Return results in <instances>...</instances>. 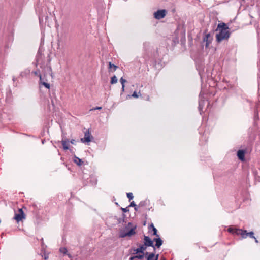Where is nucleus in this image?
<instances>
[{
    "mask_svg": "<svg viewBox=\"0 0 260 260\" xmlns=\"http://www.w3.org/2000/svg\"><path fill=\"white\" fill-rule=\"evenodd\" d=\"M144 53L143 57L147 62H150L151 64L157 68V61L159 60L157 48H154L148 43H144L143 44Z\"/></svg>",
    "mask_w": 260,
    "mask_h": 260,
    "instance_id": "obj_1",
    "label": "nucleus"
},
{
    "mask_svg": "<svg viewBox=\"0 0 260 260\" xmlns=\"http://www.w3.org/2000/svg\"><path fill=\"white\" fill-rule=\"evenodd\" d=\"M136 228V225L132 226V223L128 222L127 226L125 227V229L120 231L119 237L124 238L126 236L130 237L135 235L136 234L135 230Z\"/></svg>",
    "mask_w": 260,
    "mask_h": 260,
    "instance_id": "obj_2",
    "label": "nucleus"
},
{
    "mask_svg": "<svg viewBox=\"0 0 260 260\" xmlns=\"http://www.w3.org/2000/svg\"><path fill=\"white\" fill-rule=\"evenodd\" d=\"M231 35L229 31H219V32L216 35V40L218 43L221 42L224 40H228Z\"/></svg>",
    "mask_w": 260,
    "mask_h": 260,
    "instance_id": "obj_3",
    "label": "nucleus"
},
{
    "mask_svg": "<svg viewBox=\"0 0 260 260\" xmlns=\"http://www.w3.org/2000/svg\"><path fill=\"white\" fill-rule=\"evenodd\" d=\"M213 38L210 33L205 34L203 37V40L201 43L202 48H203L204 45L205 48H208L210 44L211 43Z\"/></svg>",
    "mask_w": 260,
    "mask_h": 260,
    "instance_id": "obj_4",
    "label": "nucleus"
},
{
    "mask_svg": "<svg viewBox=\"0 0 260 260\" xmlns=\"http://www.w3.org/2000/svg\"><path fill=\"white\" fill-rule=\"evenodd\" d=\"M203 94H204L202 91H201L199 96L198 110L201 115L203 112V109L204 108L205 104L206 103H207L208 104H209L208 101L205 100V98L204 97Z\"/></svg>",
    "mask_w": 260,
    "mask_h": 260,
    "instance_id": "obj_5",
    "label": "nucleus"
},
{
    "mask_svg": "<svg viewBox=\"0 0 260 260\" xmlns=\"http://www.w3.org/2000/svg\"><path fill=\"white\" fill-rule=\"evenodd\" d=\"M167 14V11L166 9H159L153 14L154 17L157 20H160L165 18Z\"/></svg>",
    "mask_w": 260,
    "mask_h": 260,
    "instance_id": "obj_6",
    "label": "nucleus"
},
{
    "mask_svg": "<svg viewBox=\"0 0 260 260\" xmlns=\"http://www.w3.org/2000/svg\"><path fill=\"white\" fill-rule=\"evenodd\" d=\"M93 136L90 134L89 130H87L84 133V136L83 138H81V141L82 143H88L91 141V139H93Z\"/></svg>",
    "mask_w": 260,
    "mask_h": 260,
    "instance_id": "obj_7",
    "label": "nucleus"
},
{
    "mask_svg": "<svg viewBox=\"0 0 260 260\" xmlns=\"http://www.w3.org/2000/svg\"><path fill=\"white\" fill-rule=\"evenodd\" d=\"M154 241L153 239L152 240L149 236H144V243L145 245H146L147 247H152L153 248L154 251H155V246L153 244Z\"/></svg>",
    "mask_w": 260,
    "mask_h": 260,
    "instance_id": "obj_8",
    "label": "nucleus"
},
{
    "mask_svg": "<svg viewBox=\"0 0 260 260\" xmlns=\"http://www.w3.org/2000/svg\"><path fill=\"white\" fill-rule=\"evenodd\" d=\"M25 215L22 209H19V213L15 214L14 219L16 220L17 222L21 221L23 219H25Z\"/></svg>",
    "mask_w": 260,
    "mask_h": 260,
    "instance_id": "obj_9",
    "label": "nucleus"
},
{
    "mask_svg": "<svg viewBox=\"0 0 260 260\" xmlns=\"http://www.w3.org/2000/svg\"><path fill=\"white\" fill-rule=\"evenodd\" d=\"M13 34H11L9 35L7 38V42L5 43V53H7V50L9 49V48L11 46L13 41Z\"/></svg>",
    "mask_w": 260,
    "mask_h": 260,
    "instance_id": "obj_10",
    "label": "nucleus"
},
{
    "mask_svg": "<svg viewBox=\"0 0 260 260\" xmlns=\"http://www.w3.org/2000/svg\"><path fill=\"white\" fill-rule=\"evenodd\" d=\"M224 89L226 90L230 95L236 93V87L232 84H230L229 82L227 83L226 86L224 87Z\"/></svg>",
    "mask_w": 260,
    "mask_h": 260,
    "instance_id": "obj_11",
    "label": "nucleus"
},
{
    "mask_svg": "<svg viewBox=\"0 0 260 260\" xmlns=\"http://www.w3.org/2000/svg\"><path fill=\"white\" fill-rule=\"evenodd\" d=\"M39 85L40 87L43 86L48 90L50 89V84L44 81L41 74H39Z\"/></svg>",
    "mask_w": 260,
    "mask_h": 260,
    "instance_id": "obj_12",
    "label": "nucleus"
},
{
    "mask_svg": "<svg viewBox=\"0 0 260 260\" xmlns=\"http://www.w3.org/2000/svg\"><path fill=\"white\" fill-rule=\"evenodd\" d=\"M61 144L62 145L63 149L64 150H67L69 149L70 145H69V140L66 138L62 137V140L61 141Z\"/></svg>",
    "mask_w": 260,
    "mask_h": 260,
    "instance_id": "obj_13",
    "label": "nucleus"
},
{
    "mask_svg": "<svg viewBox=\"0 0 260 260\" xmlns=\"http://www.w3.org/2000/svg\"><path fill=\"white\" fill-rule=\"evenodd\" d=\"M245 232H246V230H242L241 229L235 228L233 235H237V236L241 235V237L242 238H245V236L246 235V234H244V233H245Z\"/></svg>",
    "mask_w": 260,
    "mask_h": 260,
    "instance_id": "obj_14",
    "label": "nucleus"
},
{
    "mask_svg": "<svg viewBox=\"0 0 260 260\" xmlns=\"http://www.w3.org/2000/svg\"><path fill=\"white\" fill-rule=\"evenodd\" d=\"M12 91L9 87L7 88L6 92L5 101L7 103H10L12 101Z\"/></svg>",
    "mask_w": 260,
    "mask_h": 260,
    "instance_id": "obj_15",
    "label": "nucleus"
},
{
    "mask_svg": "<svg viewBox=\"0 0 260 260\" xmlns=\"http://www.w3.org/2000/svg\"><path fill=\"white\" fill-rule=\"evenodd\" d=\"M246 151L244 149H240L237 151V155L239 160L243 161L245 160Z\"/></svg>",
    "mask_w": 260,
    "mask_h": 260,
    "instance_id": "obj_16",
    "label": "nucleus"
},
{
    "mask_svg": "<svg viewBox=\"0 0 260 260\" xmlns=\"http://www.w3.org/2000/svg\"><path fill=\"white\" fill-rule=\"evenodd\" d=\"M218 29L219 30V31H229V27L224 22H222V23H219L218 24L217 30H218Z\"/></svg>",
    "mask_w": 260,
    "mask_h": 260,
    "instance_id": "obj_17",
    "label": "nucleus"
},
{
    "mask_svg": "<svg viewBox=\"0 0 260 260\" xmlns=\"http://www.w3.org/2000/svg\"><path fill=\"white\" fill-rule=\"evenodd\" d=\"M153 241L155 242V244H154L155 248H159L163 244V240L161 239L159 235V237L154 238L153 239Z\"/></svg>",
    "mask_w": 260,
    "mask_h": 260,
    "instance_id": "obj_18",
    "label": "nucleus"
},
{
    "mask_svg": "<svg viewBox=\"0 0 260 260\" xmlns=\"http://www.w3.org/2000/svg\"><path fill=\"white\" fill-rule=\"evenodd\" d=\"M144 257V252H143L142 253H139L136 255H134L133 256H131L129 257V260H133V259H138L139 260H142Z\"/></svg>",
    "mask_w": 260,
    "mask_h": 260,
    "instance_id": "obj_19",
    "label": "nucleus"
},
{
    "mask_svg": "<svg viewBox=\"0 0 260 260\" xmlns=\"http://www.w3.org/2000/svg\"><path fill=\"white\" fill-rule=\"evenodd\" d=\"M149 230H151L152 232V235L153 236H155L156 237H159V235L157 234V230L154 226L153 223H151L149 226Z\"/></svg>",
    "mask_w": 260,
    "mask_h": 260,
    "instance_id": "obj_20",
    "label": "nucleus"
},
{
    "mask_svg": "<svg viewBox=\"0 0 260 260\" xmlns=\"http://www.w3.org/2000/svg\"><path fill=\"white\" fill-rule=\"evenodd\" d=\"M73 161L78 166H81L83 164V160L75 155L73 157Z\"/></svg>",
    "mask_w": 260,
    "mask_h": 260,
    "instance_id": "obj_21",
    "label": "nucleus"
},
{
    "mask_svg": "<svg viewBox=\"0 0 260 260\" xmlns=\"http://www.w3.org/2000/svg\"><path fill=\"white\" fill-rule=\"evenodd\" d=\"M42 55V50L40 48H39V49L38 51L36 57V61L37 62V63L36 64V66H37V63H39V62L40 61V60L41 58Z\"/></svg>",
    "mask_w": 260,
    "mask_h": 260,
    "instance_id": "obj_22",
    "label": "nucleus"
},
{
    "mask_svg": "<svg viewBox=\"0 0 260 260\" xmlns=\"http://www.w3.org/2000/svg\"><path fill=\"white\" fill-rule=\"evenodd\" d=\"M208 133L206 132V131H204V132L203 133V134H202V136L201 137V138H200V142L201 143V144H203L204 143L202 142V141H204V142H206L207 140H208Z\"/></svg>",
    "mask_w": 260,
    "mask_h": 260,
    "instance_id": "obj_23",
    "label": "nucleus"
},
{
    "mask_svg": "<svg viewBox=\"0 0 260 260\" xmlns=\"http://www.w3.org/2000/svg\"><path fill=\"white\" fill-rule=\"evenodd\" d=\"M129 252L134 255L141 253L139 247L137 248H135V247L131 248L129 250Z\"/></svg>",
    "mask_w": 260,
    "mask_h": 260,
    "instance_id": "obj_24",
    "label": "nucleus"
},
{
    "mask_svg": "<svg viewBox=\"0 0 260 260\" xmlns=\"http://www.w3.org/2000/svg\"><path fill=\"white\" fill-rule=\"evenodd\" d=\"M30 72V70L28 68L26 69L20 73V76L22 78L26 77L29 74Z\"/></svg>",
    "mask_w": 260,
    "mask_h": 260,
    "instance_id": "obj_25",
    "label": "nucleus"
},
{
    "mask_svg": "<svg viewBox=\"0 0 260 260\" xmlns=\"http://www.w3.org/2000/svg\"><path fill=\"white\" fill-rule=\"evenodd\" d=\"M108 64H109L108 68L112 72L115 71L117 70V69L118 68L117 66L112 64L111 63V62H109Z\"/></svg>",
    "mask_w": 260,
    "mask_h": 260,
    "instance_id": "obj_26",
    "label": "nucleus"
},
{
    "mask_svg": "<svg viewBox=\"0 0 260 260\" xmlns=\"http://www.w3.org/2000/svg\"><path fill=\"white\" fill-rule=\"evenodd\" d=\"M50 61V59H48V64H47L46 65V71L49 74H50L51 76H52V68L49 64V62Z\"/></svg>",
    "mask_w": 260,
    "mask_h": 260,
    "instance_id": "obj_27",
    "label": "nucleus"
},
{
    "mask_svg": "<svg viewBox=\"0 0 260 260\" xmlns=\"http://www.w3.org/2000/svg\"><path fill=\"white\" fill-rule=\"evenodd\" d=\"M59 251L64 254H66L69 257H71V255L70 254H68L67 252H68V250L66 248V247H61L59 249Z\"/></svg>",
    "mask_w": 260,
    "mask_h": 260,
    "instance_id": "obj_28",
    "label": "nucleus"
},
{
    "mask_svg": "<svg viewBox=\"0 0 260 260\" xmlns=\"http://www.w3.org/2000/svg\"><path fill=\"white\" fill-rule=\"evenodd\" d=\"M244 234H246L245 238H246L248 236H249L251 238H255V236H254V233L253 231H250L249 232H247V230H246L245 233H244Z\"/></svg>",
    "mask_w": 260,
    "mask_h": 260,
    "instance_id": "obj_29",
    "label": "nucleus"
},
{
    "mask_svg": "<svg viewBox=\"0 0 260 260\" xmlns=\"http://www.w3.org/2000/svg\"><path fill=\"white\" fill-rule=\"evenodd\" d=\"M147 247V246H146V245H145L144 243H143V244L139 245V248L141 253L145 252Z\"/></svg>",
    "mask_w": 260,
    "mask_h": 260,
    "instance_id": "obj_30",
    "label": "nucleus"
},
{
    "mask_svg": "<svg viewBox=\"0 0 260 260\" xmlns=\"http://www.w3.org/2000/svg\"><path fill=\"white\" fill-rule=\"evenodd\" d=\"M49 95H50V98L51 99L52 105L53 106H54V105H55L54 101L56 100V96L53 92L52 93H50Z\"/></svg>",
    "mask_w": 260,
    "mask_h": 260,
    "instance_id": "obj_31",
    "label": "nucleus"
},
{
    "mask_svg": "<svg viewBox=\"0 0 260 260\" xmlns=\"http://www.w3.org/2000/svg\"><path fill=\"white\" fill-rule=\"evenodd\" d=\"M125 217H126V215L124 213H122V217L121 218H119V219H118V222L119 223H126V221H125Z\"/></svg>",
    "mask_w": 260,
    "mask_h": 260,
    "instance_id": "obj_32",
    "label": "nucleus"
},
{
    "mask_svg": "<svg viewBox=\"0 0 260 260\" xmlns=\"http://www.w3.org/2000/svg\"><path fill=\"white\" fill-rule=\"evenodd\" d=\"M254 121L259 120L258 111L257 109H255L254 110Z\"/></svg>",
    "mask_w": 260,
    "mask_h": 260,
    "instance_id": "obj_33",
    "label": "nucleus"
},
{
    "mask_svg": "<svg viewBox=\"0 0 260 260\" xmlns=\"http://www.w3.org/2000/svg\"><path fill=\"white\" fill-rule=\"evenodd\" d=\"M90 181L91 182V185H95L97 184V179L96 178L93 177H90Z\"/></svg>",
    "mask_w": 260,
    "mask_h": 260,
    "instance_id": "obj_34",
    "label": "nucleus"
},
{
    "mask_svg": "<svg viewBox=\"0 0 260 260\" xmlns=\"http://www.w3.org/2000/svg\"><path fill=\"white\" fill-rule=\"evenodd\" d=\"M117 82V78L115 75L112 76L111 78L110 83L111 84H115Z\"/></svg>",
    "mask_w": 260,
    "mask_h": 260,
    "instance_id": "obj_35",
    "label": "nucleus"
},
{
    "mask_svg": "<svg viewBox=\"0 0 260 260\" xmlns=\"http://www.w3.org/2000/svg\"><path fill=\"white\" fill-rule=\"evenodd\" d=\"M129 207H134V210L136 211H138V206L137 205L135 204V202L134 201H132L130 203V204L129 205Z\"/></svg>",
    "mask_w": 260,
    "mask_h": 260,
    "instance_id": "obj_36",
    "label": "nucleus"
},
{
    "mask_svg": "<svg viewBox=\"0 0 260 260\" xmlns=\"http://www.w3.org/2000/svg\"><path fill=\"white\" fill-rule=\"evenodd\" d=\"M49 253L44 251L43 254H42V256L44 258V259L47 260L49 258Z\"/></svg>",
    "mask_w": 260,
    "mask_h": 260,
    "instance_id": "obj_37",
    "label": "nucleus"
},
{
    "mask_svg": "<svg viewBox=\"0 0 260 260\" xmlns=\"http://www.w3.org/2000/svg\"><path fill=\"white\" fill-rule=\"evenodd\" d=\"M147 200L141 201L139 204V207H144L147 205Z\"/></svg>",
    "mask_w": 260,
    "mask_h": 260,
    "instance_id": "obj_38",
    "label": "nucleus"
},
{
    "mask_svg": "<svg viewBox=\"0 0 260 260\" xmlns=\"http://www.w3.org/2000/svg\"><path fill=\"white\" fill-rule=\"evenodd\" d=\"M155 257V253L153 252H151V253H150V254H149V256H148V257H147L146 260H151Z\"/></svg>",
    "mask_w": 260,
    "mask_h": 260,
    "instance_id": "obj_39",
    "label": "nucleus"
},
{
    "mask_svg": "<svg viewBox=\"0 0 260 260\" xmlns=\"http://www.w3.org/2000/svg\"><path fill=\"white\" fill-rule=\"evenodd\" d=\"M120 82L122 86L125 87L124 84L126 82V80L125 79H124L123 77H121L120 79Z\"/></svg>",
    "mask_w": 260,
    "mask_h": 260,
    "instance_id": "obj_40",
    "label": "nucleus"
},
{
    "mask_svg": "<svg viewBox=\"0 0 260 260\" xmlns=\"http://www.w3.org/2000/svg\"><path fill=\"white\" fill-rule=\"evenodd\" d=\"M129 206H128L127 207H126L125 208H121V210L122 211L123 213L124 214V213L128 212L129 211Z\"/></svg>",
    "mask_w": 260,
    "mask_h": 260,
    "instance_id": "obj_41",
    "label": "nucleus"
},
{
    "mask_svg": "<svg viewBox=\"0 0 260 260\" xmlns=\"http://www.w3.org/2000/svg\"><path fill=\"white\" fill-rule=\"evenodd\" d=\"M126 196L129 201L134 198V196L133 193L131 192L127 193Z\"/></svg>",
    "mask_w": 260,
    "mask_h": 260,
    "instance_id": "obj_42",
    "label": "nucleus"
},
{
    "mask_svg": "<svg viewBox=\"0 0 260 260\" xmlns=\"http://www.w3.org/2000/svg\"><path fill=\"white\" fill-rule=\"evenodd\" d=\"M235 229V228H233V227H232V226H230V227H229V228L228 229V231L229 233H231V234H233Z\"/></svg>",
    "mask_w": 260,
    "mask_h": 260,
    "instance_id": "obj_43",
    "label": "nucleus"
},
{
    "mask_svg": "<svg viewBox=\"0 0 260 260\" xmlns=\"http://www.w3.org/2000/svg\"><path fill=\"white\" fill-rule=\"evenodd\" d=\"M32 73H34L35 75H38L39 76V74H41L40 73V70H37L36 71H33Z\"/></svg>",
    "mask_w": 260,
    "mask_h": 260,
    "instance_id": "obj_44",
    "label": "nucleus"
},
{
    "mask_svg": "<svg viewBox=\"0 0 260 260\" xmlns=\"http://www.w3.org/2000/svg\"><path fill=\"white\" fill-rule=\"evenodd\" d=\"M132 96L134 97V98H138L139 96H138V94L137 93V92L136 91H134L133 92V93L132 94Z\"/></svg>",
    "mask_w": 260,
    "mask_h": 260,
    "instance_id": "obj_45",
    "label": "nucleus"
},
{
    "mask_svg": "<svg viewBox=\"0 0 260 260\" xmlns=\"http://www.w3.org/2000/svg\"><path fill=\"white\" fill-rule=\"evenodd\" d=\"M102 109V107H95L93 108H92V109H91V111H94V110H101Z\"/></svg>",
    "mask_w": 260,
    "mask_h": 260,
    "instance_id": "obj_46",
    "label": "nucleus"
},
{
    "mask_svg": "<svg viewBox=\"0 0 260 260\" xmlns=\"http://www.w3.org/2000/svg\"><path fill=\"white\" fill-rule=\"evenodd\" d=\"M150 254V253H149L148 252H144V257H145L146 259H147V257H148Z\"/></svg>",
    "mask_w": 260,
    "mask_h": 260,
    "instance_id": "obj_47",
    "label": "nucleus"
},
{
    "mask_svg": "<svg viewBox=\"0 0 260 260\" xmlns=\"http://www.w3.org/2000/svg\"><path fill=\"white\" fill-rule=\"evenodd\" d=\"M70 143H71L72 144L75 145L76 144V141L72 139L71 140H69Z\"/></svg>",
    "mask_w": 260,
    "mask_h": 260,
    "instance_id": "obj_48",
    "label": "nucleus"
},
{
    "mask_svg": "<svg viewBox=\"0 0 260 260\" xmlns=\"http://www.w3.org/2000/svg\"><path fill=\"white\" fill-rule=\"evenodd\" d=\"M252 173H253V175L256 177V175H257V171L256 170H252Z\"/></svg>",
    "mask_w": 260,
    "mask_h": 260,
    "instance_id": "obj_49",
    "label": "nucleus"
},
{
    "mask_svg": "<svg viewBox=\"0 0 260 260\" xmlns=\"http://www.w3.org/2000/svg\"><path fill=\"white\" fill-rule=\"evenodd\" d=\"M43 17V16L41 14H39V21L41 22V19Z\"/></svg>",
    "mask_w": 260,
    "mask_h": 260,
    "instance_id": "obj_50",
    "label": "nucleus"
},
{
    "mask_svg": "<svg viewBox=\"0 0 260 260\" xmlns=\"http://www.w3.org/2000/svg\"><path fill=\"white\" fill-rule=\"evenodd\" d=\"M124 88L125 87H123L122 86V88H121V94L124 92Z\"/></svg>",
    "mask_w": 260,
    "mask_h": 260,
    "instance_id": "obj_51",
    "label": "nucleus"
},
{
    "mask_svg": "<svg viewBox=\"0 0 260 260\" xmlns=\"http://www.w3.org/2000/svg\"><path fill=\"white\" fill-rule=\"evenodd\" d=\"M258 93L260 94V83H258Z\"/></svg>",
    "mask_w": 260,
    "mask_h": 260,
    "instance_id": "obj_52",
    "label": "nucleus"
},
{
    "mask_svg": "<svg viewBox=\"0 0 260 260\" xmlns=\"http://www.w3.org/2000/svg\"><path fill=\"white\" fill-rule=\"evenodd\" d=\"M254 239L255 240V243H258V241L257 240V239L255 237Z\"/></svg>",
    "mask_w": 260,
    "mask_h": 260,
    "instance_id": "obj_53",
    "label": "nucleus"
},
{
    "mask_svg": "<svg viewBox=\"0 0 260 260\" xmlns=\"http://www.w3.org/2000/svg\"><path fill=\"white\" fill-rule=\"evenodd\" d=\"M259 65H260V62H258V67L259 70H260Z\"/></svg>",
    "mask_w": 260,
    "mask_h": 260,
    "instance_id": "obj_54",
    "label": "nucleus"
},
{
    "mask_svg": "<svg viewBox=\"0 0 260 260\" xmlns=\"http://www.w3.org/2000/svg\"><path fill=\"white\" fill-rule=\"evenodd\" d=\"M15 80H16L15 77H13V81L14 82V81H15Z\"/></svg>",
    "mask_w": 260,
    "mask_h": 260,
    "instance_id": "obj_55",
    "label": "nucleus"
},
{
    "mask_svg": "<svg viewBox=\"0 0 260 260\" xmlns=\"http://www.w3.org/2000/svg\"><path fill=\"white\" fill-rule=\"evenodd\" d=\"M199 133L200 134H201V135L202 134V132L201 131V129H199Z\"/></svg>",
    "mask_w": 260,
    "mask_h": 260,
    "instance_id": "obj_56",
    "label": "nucleus"
},
{
    "mask_svg": "<svg viewBox=\"0 0 260 260\" xmlns=\"http://www.w3.org/2000/svg\"><path fill=\"white\" fill-rule=\"evenodd\" d=\"M258 78L259 79L260 78V74H258Z\"/></svg>",
    "mask_w": 260,
    "mask_h": 260,
    "instance_id": "obj_57",
    "label": "nucleus"
},
{
    "mask_svg": "<svg viewBox=\"0 0 260 260\" xmlns=\"http://www.w3.org/2000/svg\"><path fill=\"white\" fill-rule=\"evenodd\" d=\"M44 141H45V140H42V144H44Z\"/></svg>",
    "mask_w": 260,
    "mask_h": 260,
    "instance_id": "obj_58",
    "label": "nucleus"
},
{
    "mask_svg": "<svg viewBox=\"0 0 260 260\" xmlns=\"http://www.w3.org/2000/svg\"><path fill=\"white\" fill-rule=\"evenodd\" d=\"M207 31V30H205V32H204V34H205L206 32V31Z\"/></svg>",
    "mask_w": 260,
    "mask_h": 260,
    "instance_id": "obj_59",
    "label": "nucleus"
},
{
    "mask_svg": "<svg viewBox=\"0 0 260 260\" xmlns=\"http://www.w3.org/2000/svg\"><path fill=\"white\" fill-rule=\"evenodd\" d=\"M259 101H260V95H259Z\"/></svg>",
    "mask_w": 260,
    "mask_h": 260,
    "instance_id": "obj_60",
    "label": "nucleus"
},
{
    "mask_svg": "<svg viewBox=\"0 0 260 260\" xmlns=\"http://www.w3.org/2000/svg\"><path fill=\"white\" fill-rule=\"evenodd\" d=\"M163 260H166L165 258H163Z\"/></svg>",
    "mask_w": 260,
    "mask_h": 260,
    "instance_id": "obj_61",
    "label": "nucleus"
}]
</instances>
